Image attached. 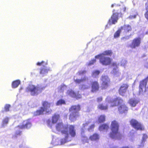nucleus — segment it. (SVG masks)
I'll return each instance as SVG.
<instances>
[{
    "instance_id": "obj_50",
    "label": "nucleus",
    "mask_w": 148,
    "mask_h": 148,
    "mask_svg": "<svg viewBox=\"0 0 148 148\" xmlns=\"http://www.w3.org/2000/svg\"><path fill=\"white\" fill-rule=\"evenodd\" d=\"M109 98L108 97H107L106 99V101H107L108 100V99H109V98Z\"/></svg>"
},
{
    "instance_id": "obj_46",
    "label": "nucleus",
    "mask_w": 148,
    "mask_h": 148,
    "mask_svg": "<svg viewBox=\"0 0 148 148\" xmlns=\"http://www.w3.org/2000/svg\"><path fill=\"white\" fill-rule=\"evenodd\" d=\"M145 140V139L143 137L142 139V142H144Z\"/></svg>"
},
{
    "instance_id": "obj_45",
    "label": "nucleus",
    "mask_w": 148,
    "mask_h": 148,
    "mask_svg": "<svg viewBox=\"0 0 148 148\" xmlns=\"http://www.w3.org/2000/svg\"><path fill=\"white\" fill-rule=\"evenodd\" d=\"M68 115L67 114H65L64 116V118L66 119Z\"/></svg>"
},
{
    "instance_id": "obj_16",
    "label": "nucleus",
    "mask_w": 148,
    "mask_h": 148,
    "mask_svg": "<svg viewBox=\"0 0 148 148\" xmlns=\"http://www.w3.org/2000/svg\"><path fill=\"white\" fill-rule=\"evenodd\" d=\"M32 126L31 122L28 120H25L23 122L22 125H19L17 126L19 129H29Z\"/></svg>"
},
{
    "instance_id": "obj_49",
    "label": "nucleus",
    "mask_w": 148,
    "mask_h": 148,
    "mask_svg": "<svg viewBox=\"0 0 148 148\" xmlns=\"http://www.w3.org/2000/svg\"><path fill=\"white\" fill-rule=\"evenodd\" d=\"M144 135V137H146V138H147V135H145V134H144V135Z\"/></svg>"
},
{
    "instance_id": "obj_27",
    "label": "nucleus",
    "mask_w": 148,
    "mask_h": 148,
    "mask_svg": "<svg viewBox=\"0 0 148 148\" xmlns=\"http://www.w3.org/2000/svg\"><path fill=\"white\" fill-rule=\"evenodd\" d=\"M105 116L103 115H100L98 118V121L99 123H102L105 121Z\"/></svg>"
},
{
    "instance_id": "obj_44",
    "label": "nucleus",
    "mask_w": 148,
    "mask_h": 148,
    "mask_svg": "<svg viewBox=\"0 0 148 148\" xmlns=\"http://www.w3.org/2000/svg\"><path fill=\"white\" fill-rule=\"evenodd\" d=\"M112 66H117V63L115 62H113L112 64Z\"/></svg>"
},
{
    "instance_id": "obj_41",
    "label": "nucleus",
    "mask_w": 148,
    "mask_h": 148,
    "mask_svg": "<svg viewBox=\"0 0 148 148\" xmlns=\"http://www.w3.org/2000/svg\"><path fill=\"white\" fill-rule=\"evenodd\" d=\"M86 71L85 70H83L82 71H80L79 72V75H81L85 74L86 73Z\"/></svg>"
},
{
    "instance_id": "obj_20",
    "label": "nucleus",
    "mask_w": 148,
    "mask_h": 148,
    "mask_svg": "<svg viewBox=\"0 0 148 148\" xmlns=\"http://www.w3.org/2000/svg\"><path fill=\"white\" fill-rule=\"evenodd\" d=\"M49 71V69L48 68L44 66L40 68V73L41 74L44 75L47 73Z\"/></svg>"
},
{
    "instance_id": "obj_51",
    "label": "nucleus",
    "mask_w": 148,
    "mask_h": 148,
    "mask_svg": "<svg viewBox=\"0 0 148 148\" xmlns=\"http://www.w3.org/2000/svg\"><path fill=\"white\" fill-rule=\"evenodd\" d=\"M111 6L112 7H113V6H114V5L113 4H112L111 5Z\"/></svg>"
},
{
    "instance_id": "obj_48",
    "label": "nucleus",
    "mask_w": 148,
    "mask_h": 148,
    "mask_svg": "<svg viewBox=\"0 0 148 148\" xmlns=\"http://www.w3.org/2000/svg\"><path fill=\"white\" fill-rule=\"evenodd\" d=\"M145 5H146L147 6H148V3H146L145 4Z\"/></svg>"
},
{
    "instance_id": "obj_47",
    "label": "nucleus",
    "mask_w": 148,
    "mask_h": 148,
    "mask_svg": "<svg viewBox=\"0 0 148 148\" xmlns=\"http://www.w3.org/2000/svg\"><path fill=\"white\" fill-rule=\"evenodd\" d=\"M144 79H146L147 81H148V76L146 78H145Z\"/></svg>"
},
{
    "instance_id": "obj_7",
    "label": "nucleus",
    "mask_w": 148,
    "mask_h": 148,
    "mask_svg": "<svg viewBox=\"0 0 148 148\" xmlns=\"http://www.w3.org/2000/svg\"><path fill=\"white\" fill-rule=\"evenodd\" d=\"M112 14L108 21L110 25L114 24L117 22L119 16L122 15V13L120 12V9L115 8L112 10Z\"/></svg>"
},
{
    "instance_id": "obj_33",
    "label": "nucleus",
    "mask_w": 148,
    "mask_h": 148,
    "mask_svg": "<svg viewBox=\"0 0 148 148\" xmlns=\"http://www.w3.org/2000/svg\"><path fill=\"white\" fill-rule=\"evenodd\" d=\"M9 119L8 117H6L4 118L2 121L3 125L7 124L8 122Z\"/></svg>"
},
{
    "instance_id": "obj_26",
    "label": "nucleus",
    "mask_w": 148,
    "mask_h": 148,
    "mask_svg": "<svg viewBox=\"0 0 148 148\" xmlns=\"http://www.w3.org/2000/svg\"><path fill=\"white\" fill-rule=\"evenodd\" d=\"M112 52L111 50H110L105 51L102 53L100 54V55H103L105 56H110L112 55Z\"/></svg>"
},
{
    "instance_id": "obj_12",
    "label": "nucleus",
    "mask_w": 148,
    "mask_h": 148,
    "mask_svg": "<svg viewBox=\"0 0 148 148\" xmlns=\"http://www.w3.org/2000/svg\"><path fill=\"white\" fill-rule=\"evenodd\" d=\"M147 83V81L145 79L140 81L139 87V92L143 93L146 92V86Z\"/></svg>"
},
{
    "instance_id": "obj_19",
    "label": "nucleus",
    "mask_w": 148,
    "mask_h": 148,
    "mask_svg": "<svg viewBox=\"0 0 148 148\" xmlns=\"http://www.w3.org/2000/svg\"><path fill=\"white\" fill-rule=\"evenodd\" d=\"M88 78L86 77H84L83 78L81 79H77L74 80V82L78 84H80L82 83L87 81L88 82Z\"/></svg>"
},
{
    "instance_id": "obj_21",
    "label": "nucleus",
    "mask_w": 148,
    "mask_h": 148,
    "mask_svg": "<svg viewBox=\"0 0 148 148\" xmlns=\"http://www.w3.org/2000/svg\"><path fill=\"white\" fill-rule=\"evenodd\" d=\"M60 115L58 114H55L52 116V122L53 123H56L60 118Z\"/></svg>"
},
{
    "instance_id": "obj_15",
    "label": "nucleus",
    "mask_w": 148,
    "mask_h": 148,
    "mask_svg": "<svg viewBox=\"0 0 148 148\" xmlns=\"http://www.w3.org/2000/svg\"><path fill=\"white\" fill-rule=\"evenodd\" d=\"M67 93L68 95L71 97L75 98L77 99L82 98V95L79 93V92L76 93L74 91L71 90H68Z\"/></svg>"
},
{
    "instance_id": "obj_3",
    "label": "nucleus",
    "mask_w": 148,
    "mask_h": 148,
    "mask_svg": "<svg viewBox=\"0 0 148 148\" xmlns=\"http://www.w3.org/2000/svg\"><path fill=\"white\" fill-rule=\"evenodd\" d=\"M119 125L115 120L112 121L110 129L112 132L110 133V137L112 138L118 140L121 139L122 134L119 131Z\"/></svg>"
},
{
    "instance_id": "obj_28",
    "label": "nucleus",
    "mask_w": 148,
    "mask_h": 148,
    "mask_svg": "<svg viewBox=\"0 0 148 148\" xmlns=\"http://www.w3.org/2000/svg\"><path fill=\"white\" fill-rule=\"evenodd\" d=\"M65 104V101L64 99H60L58 101H57L56 102V105L57 106H60L62 104Z\"/></svg>"
},
{
    "instance_id": "obj_22",
    "label": "nucleus",
    "mask_w": 148,
    "mask_h": 148,
    "mask_svg": "<svg viewBox=\"0 0 148 148\" xmlns=\"http://www.w3.org/2000/svg\"><path fill=\"white\" fill-rule=\"evenodd\" d=\"M109 128V125L106 123H104L100 125L99 127L100 131L107 130Z\"/></svg>"
},
{
    "instance_id": "obj_52",
    "label": "nucleus",
    "mask_w": 148,
    "mask_h": 148,
    "mask_svg": "<svg viewBox=\"0 0 148 148\" xmlns=\"http://www.w3.org/2000/svg\"><path fill=\"white\" fill-rule=\"evenodd\" d=\"M2 112H4V111H2Z\"/></svg>"
},
{
    "instance_id": "obj_25",
    "label": "nucleus",
    "mask_w": 148,
    "mask_h": 148,
    "mask_svg": "<svg viewBox=\"0 0 148 148\" xmlns=\"http://www.w3.org/2000/svg\"><path fill=\"white\" fill-rule=\"evenodd\" d=\"M128 103L132 106L135 107L138 103V102L136 100L133 99H130L129 100Z\"/></svg>"
},
{
    "instance_id": "obj_24",
    "label": "nucleus",
    "mask_w": 148,
    "mask_h": 148,
    "mask_svg": "<svg viewBox=\"0 0 148 148\" xmlns=\"http://www.w3.org/2000/svg\"><path fill=\"white\" fill-rule=\"evenodd\" d=\"M21 82L19 80H16L13 81L12 84V87L13 88H16L18 87L20 84Z\"/></svg>"
},
{
    "instance_id": "obj_35",
    "label": "nucleus",
    "mask_w": 148,
    "mask_h": 148,
    "mask_svg": "<svg viewBox=\"0 0 148 148\" xmlns=\"http://www.w3.org/2000/svg\"><path fill=\"white\" fill-rule=\"evenodd\" d=\"M118 8L120 9V12L121 13V12L122 11L123 12H125L126 11V8L125 7H123L122 8Z\"/></svg>"
},
{
    "instance_id": "obj_2",
    "label": "nucleus",
    "mask_w": 148,
    "mask_h": 148,
    "mask_svg": "<svg viewBox=\"0 0 148 148\" xmlns=\"http://www.w3.org/2000/svg\"><path fill=\"white\" fill-rule=\"evenodd\" d=\"M123 102V99L119 97H117L114 99L110 100L108 103L111 107L119 106L118 108V110L121 114L126 113L128 110V108L125 104H121Z\"/></svg>"
},
{
    "instance_id": "obj_1",
    "label": "nucleus",
    "mask_w": 148,
    "mask_h": 148,
    "mask_svg": "<svg viewBox=\"0 0 148 148\" xmlns=\"http://www.w3.org/2000/svg\"><path fill=\"white\" fill-rule=\"evenodd\" d=\"M56 130L60 131L62 134L64 135V139L67 140L70 135L71 137L76 136V131L74 125L66 124L64 125L62 122L59 123L56 126Z\"/></svg>"
},
{
    "instance_id": "obj_18",
    "label": "nucleus",
    "mask_w": 148,
    "mask_h": 148,
    "mask_svg": "<svg viewBox=\"0 0 148 148\" xmlns=\"http://www.w3.org/2000/svg\"><path fill=\"white\" fill-rule=\"evenodd\" d=\"M100 138L99 135L96 133H95L90 136L89 139L91 141H97Z\"/></svg>"
},
{
    "instance_id": "obj_17",
    "label": "nucleus",
    "mask_w": 148,
    "mask_h": 148,
    "mask_svg": "<svg viewBox=\"0 0 148 148\" xmlns=\"http://www.w3.org/2000/svg\"><path fill=\"white\" fill-rule=\"evenodd\" d=\"M121 31H123V32L127 34L131 31L132 28L129 25H124L120 27Z\"/></svg>"
},
{
    "instance_id": "obj_9",
    "label": "nucleus",
    "mask_w": 148,
    "mask_h": 148,
    "mask_svg": "<svg viewBox=\"0 0 148 148\" xmlns=\"http://www.w3.org/2000/svg\"><path fill=\"white\" fill-rule=\"evenodd\" d=\"M98 56L99 57L100 63L103 65L107 66L111 64L112 60L110 57L100 54Z\"/></svg>"
},
{
    "instance_id": "obj_39",
    "label": "nucleus",
    "mask_w": 148,
    "mask_h": 148,
    "mask_svg": "<svg viewBox=\"0 0 148 148\" xmlns=\"http://www.w3.org/2000/svg\"><path fill=\"white\" fill-rule=\"evenodd\" d=\"M96 62V60L95 59H93L91 60L89 62V64L91 65L93 64Z\"/></svg>"
},
{
    "instance_id": "obj_31",
    "label": "nucleus",
    "mask_w": 148,
    "mask_h": 148,
    "mask_svg": "<svg viewBox=\"0 0 148 148\" xmlns=\"http://www.w3.org/2000/svg\"><path fill=\"white\" fill-rule=\"evenodd\" d=\"M90 88V87L89 85L85 84H82L81 86L82 89L83 90L89 89Z\"/></svg>"
},
{
    "instance_id": "obj_43",
    "label": "nucleus",
    "mask_w": 148,
    "mask_h": 148,
    "mask_svg": "<svg viewBox=\"0 0 148 148\" xmlns=\"http://www.w3.org/2000/svg\"><path fill=\"white\" fill-rule=\"evenodd\" d=\"M119 148H133V147L132 146H123Z\"/></svg>"
},
{
    "instance_id": "obj_38",
    "label": "nucleus",
    "mask_w": 148,
    "mask_h": 148,
    "mask_svg": "<svg viewBox=\"0 0 148 148\" xmlns=\"http://www.w3.org/2000/svg\"><path fill=\"white\" fill-rule=\"evenodd\" d=\"M95 126L94 124H92L90 125L89 127L88 128V131H90L93 130Z\"/></svg>"
},
{
    "instance_id": "obj_30",
    "label": "nucleus",
    "mask_w": 148,
    "mask_h": 148,
    "mask_svg": "<svg viewBox=\"0 0 148 148\" xmlns=\"http://www.w3.org/2000/svg\"><path fill=\"white\" fill-rule=\"evenodd\" d=\"M146 11L144 14V16L146 19L148 20V6L145 5Z\"/></svg>"
},
{
    "instance_id": "obj_42",
    "label": "nucleus",
    "mask_w": 148,
    "mask_h": 148,
    "mask_svg": "<svg viewBox=\"0 0 148 148\" xmlns=\"http://www.w3.org/2000/svg\"><path fill=\"white\" fill-rule=\"evenodd\" d=\"M103 98L102 97H99L97 98V101L98 102H100L102 101Z\"/></svg>"
},
{
    "instance_id": "obj_32",
    "label": "nucleus",
    "mask_w": 148,
    "mask_h": 148,
    "mask_svg": "<svg viewBox=\"0 0 148 148\" xmlns=\"http://www.w3.org/2000/svg\"><path fill=\"white\" fill-rule=\"evenodd\" d=\"M36 64L38 66H41L44 65H46L47 64V62H45L44 61H42L41 62H38Z\"/></svg>"
},
{
    "instance_id": "obj_36",
    "label": "nucleus",
    "mask_w": 148,
    "mask_h": 148,
    "mask_svg": "<svg viewBox=\"0 0 148 148\" xmlns=\"http://www.w3.org/2000/svg\"><path fill=\"white\" fill-rule=\"evenodd\" d=\"M22 132L20 131H16L14 135L15 137H17L18 136H20Z\"/></svg>"
},
{
    "instance_id": "obj_40",
    "label": "nucleus",
    "mask_w": 148,
    "mask_h": 148,
    "mask_svg": "<svg viewBox=\"0 0 148 148\" xmlns=\"http://www.w3.org/2000/svg\"><path fill=\"white\" fill-rule=\"evenodd\" d=\"M90 122L89 121H87L86 122L84 123H83V127H85L87 126L88 125L90 124Z\"/></svg>"
},
{
    "instance_id": "obj_13",
    "label": "nucleus",
    "mask_w": 148,
    "mask_h": 148,
    "mask_svg": "<svg viewBox=\"0 0 148 148\" xmlns=\"http://www.w3.org/2000/svg\"><path fill=\"white\" fill-rule=\"evenodd\" d=\"M129 86L127 84H123L120 86L118 90L119 94L122 96L125 95Z\"/></svg>"
},
{
    "instance_id": "obj_34",
    "label": "nucleus",
    "mask_w": 148,
    "mask_h": 148,
    "mask_svg": "<svg viewBox=\"0 0 148 148\" xmlns=\"http://www.w3.org/2000/svg\"><path fill=\"white\" fill-rule=\"evenodd\" d=\"M10 107V105L8 104L5 105L4 107L5 111L6 112L9 111Z\"/></svg>"
},
{
    "instance_id": "obj_5",
    "label": "nucleus",
    "mask_w": 148,
    "mask_h": 148,
    "mask_svg": "<svg viewBox=\"0 0 148 148\" xmlns=\"http://www.w3.org/2000/svg\"><path fill=\"white\" fill-rule=\"evenodd\" d=\"M42 107H40L39 110H37L35 112L36 115H40L43 114L44 112L46 114H50L52 110L51 109V103L47 101H43L42 103Z\"/></svg>"
},
{
    "instance_id": "obj_10",
    "label": "nucleus",
    "mask_w": 148,
    "mask_h": 148,
    "mask_svg": "<svg viewBox=\"0 0 148 148\" xmlns=\"http://www.w3.org/2000/svg\"><path fill=\"white\" fill-rule=\"evenodd\" d=\"M101 80L102 81L101 86V89L104 90L107 88L109 86L110 83L109 78L107 76H102Z\"/></svg>"
},
{
    "instance_id": "obj_37",
    "label": "nucleus",
    "mask_w": 148,
    "mask_h": 148,
    "mask_svg": "<svg viewBox=\"0 0 148 148\" xmlns=\"http://www.w3.org/2000/svg\"><path fill=\"white\" fill-rule=\"evenodd\" d=\"M100 73V71L98 70H95L92 73V75L96 76L98 75Z\"/></svg>"
},
{
    "instance_id": "obj_11",
    "label": "nucleus",
    "mask_w": 148,
    "mask_h": 148,
    "mask_svg": "<svg viewBox=\"0 0 148 148\" xmlns=\"http://www.w3.org/2000/svg\"><path fill=\"white\" fill-rule=\"evenodd\" d=\"M141 38L140 37L134 38L130 45V47L132 49H134L139 47L141 43Z\"/></svg>"
},
{
    "instance_id": "obj_8",
    "label": "nucleus",
    "mask_w": 148,
    "mask_h": 148,
    "mask_svg": "<svg viewBox=\"0 0 148 148\" xmlns=\"http://www.w3.org/2000/svg\"><path fill=\"white\" fill-rule=\"evenodd\" d=\"M130 122L132 126L136 130L140 131L144 130V127L143 125L137 120L132 119L130 120Z\"/></svg>"
},
{
    "instance_id": "obj_29",
    "label": "nucleus",
    "mask_w": 148,
    "mask_h": 148,
    "mask_svg": "<svg viewBox=\"0 0 148 148\" xmlns=\"http://www.w3.org/2000/svg\"><path fill=\"white\" fill-rule=\"evenodd\" d=\"M121 30L120 28L119 29L114 33V38H116L119 37L120 34L121 32Z\"/></svg>"
},
{
    "instance_id": "obj_6",
    "label": "nucleus",
    "mask_w": 148,
    "mask_h": 148,
    "mask_svg": "<svg viewBox=\"0 0 148 148\" xmlns=\"http://www.w3.org/2000/svg\"><path fill=\"white\" fill-rule=\"evenodd\" d=\"M45 87H40L34 85H29L26 88V91L27 92H30L31 95L33 96L38 95L41 93L45 89Z\"/></svg>"
},
{
    "instance_id": "obj_14",
    "label": "nucleus",
    "mask_w": 148,
    "mask_h": 148,
    "mask_svg": "<svg viewBox=\"0 0 148 148\" xmlns=\"http://www.w3.org/2000/svg\"><path fill=\"white\" fill-rule=\"evenodd\" d=\"M91 87V92H97L99 90L100 86L97 81H94L91 82L90 83Z\"/></svg>"
},
{
    "instance_id": "obj_23",
    "label": "nucleus",
    "mask_w": 148,
    "mask_h": 148,
    "mask_svg": "<svg viewBox=\"0 0 148 148\" xmlns=\"http://www.w3.org/2000/svg\"><path fill=\"white\" fill-rule=\"evenodd\" d=\"M97 108L101 110H106L108 109V106L107 105H104L103 104L101 103L98 105Z\"/></svg>"
},
{
    "instance_id": "obj_4",
    "label": "nucleus",
    "mask_w": 148,
    "mask_h": 148,
    "mask_svg": "<svg viewBox=\"0 0 148 148\" xmlns=\"http://www.w3.org/2000/svg\"><path fill=\"white\" fill-rule=\"evenodd\" d=\"M81 110V107L79 104L71 106L69 109L71 112L69 115V119L71 122H74L79 117V111Z\"/></svg>"
}]
</instances>
